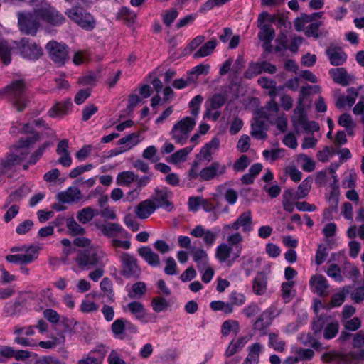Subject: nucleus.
Here are the masks:
<instances>
[{
    "mask_svg": "<svg viewBox=\"0 0 364 364\" xmlns=\"http://www.w3.org/2000/svg\"><path fill=\"white\" fill-rule=\"evenodd\" d=\"M146 291V285L143 282H138L132 286V290L129 291L128 296L130 299L141 298Z\"/></svg>",
    "mask_w": 364,
    "mask_h": 364,
    "instance_id": "obj_47",
    "label": "nucleus"
},
{
    "mask_svg": "<svg viewBox=\"0 0 364 364\" xmlns=\"http://www.w3.org/2000/svg\"><path fill=\"white\" fill-rule=\"evenodd\" d=\"M312 178L308 177L305 178L299 186L297 191L295 193V197L297 199H302L305 198L311 188Z\"/></svg>",
    "mask_w": 364,
    "mask_h": 364,
    "instance_id": "obj_43",
    "label": "nucleus"
},
{
    "mask_svg": "<svg viewBox=\"0 0 364 364\" xmlns=\"http://www.w3.org/2000/svg\"><path fill=\"white\" fill-rule=\"evenodd\" d=\"M65 14L82 29L91 31L95 27L96 21L94 17L81 7H73L68 9Z\"/></svg>",
    "mask_w": 364,
    "mask_h": 364,
    "instance_id": "obj_6",
    "label": "nucleus"
},
{
    "mask_svg": "<svg viewBox=\"0 0 364 364\" xmlns=\"http://www.w3.org/2000/svg\"><path fill=\"white\" fill-rule=\"evenodd\" d=\"M124 310L129 311L136 319L143 323L149 321V315L146 312L143 304L139 301H132L129 303Z\"/></svg>",
    "mask_w": 364,
    "mask_h": 364,
    "instance_id": "obj_17",
    "label": "nucleus"
},
{
    "mask_svg": "<svg viewBox=\"0 0 364 364\" xmlns=\"http://www.w3.org/2000/svg\"><path fill=\"white\" fill-rule=\"evenodd\" d=\"M82 196L80 190L76 186H70L57 194V199L62 203H73L79 201Z\"/></svg>",
    "mask_w": 364,
    "mask_h": 364,
    "instance_id": "obj_18",
    "label": "nucleus"
},
{
    "mask_svg": "<svg viewBox=\"0 0 364 364\" xmlns=\"http://www.w3.org/2000/svg\"><path fill=\"white\" fill-rule=\"evenodd\" d=\"M66 227L73 235H83L85 230L73 217L66 220Z\"/></svg>",
    "mask_w": 364,
    "mask_h": 364,
    "instance_id": "obj_49",
    "label": "nucleus"
},
{
    "mask_svg": "<svg viewBox=\"0 0 364 364\" xmlns=\"http://www.w3.org/2000/svg\"><path fill=\"white\" fill-rule=\"evenodd\" d=\"M303 97H299L298 105L294 111V115L291 120L296 128L301 127L308 129V122L304 113V105L303 103Z\"/></svg>",
    "mask_w": 364,
    "mask_h": 364,
    "instance_id": "obj_20",
    "label": "nucleus"
},
{
    "mask_svg": "<svg viewBox=\"0 0 364 364\" xmlns=\"http://www.w3.org/2000/svg\"><path fill=\"white\" fill-rule=\"evenodd\" d=\"M326 54L331 63L333 65H342L347 58L346 55L341 49L336 48H329L326 50Z\"/></svg>",
    "mask_w": 364,
    "mask_h": 364,
    "instance_id": "obj_31",
    "label": "nucleus"
},
{
    "mask_svg": "<svg viewBox=\"0 0 364 364\" xmlns=\"http://www.w3.org/2000/svg\"><path fill=\"white\" fill-rule=\"evenodd\" d=\"M258 37L265 45H269L274 37V31L267 25L262 26Z\"/></svg>",
    "mask_w": 364,
    "mask_h": 364,
    "instance_id": "obj_53",
    "label": "nucleus"
},
{
    "mask_svg": "<svg viewBox=\"0 0 364 364\" xmlns=\"http://www.w3.org/2000/svg\"><path fill=\"white\" fill-rule=\"evenodd\" d=\"M72 108V102L70 99L63 102L56 103L48 112L52 117H62L68 114Z\"/></svg>",
    "mask_w": 364,
    "mask_h": 364,
    "instance_id": "obj_29",
    "label": "nucleus"
},
{
    "mask_svg": "<svg viewBox=\"0 0 364 364\" xmlns=\"http://www.w3.org/2000/svg\"><path fill=\"white\" fill-rule=\"evenodd\" d=\"M240 251L233 252V248L226 242L219 244L215 250V257L219 263L230 267L240 257Z\"/></svg>",
    "mask_w": 364,
    "mask_h": 364,
    "instance_id": "obj_8",
    "label": "nucleus"
},
{
    "mask_svg": "<svg viewBox=\"0 0 364 364\" xmlns=\"http://www.w3.org/2000/svg\"><path fill=\"white\" fill-rule=\"evenodd\" d=\"M24 306L23 301L16 300L7 302L4 307V311L7 316H13L21 312Z\"/></svg>",
    "mask_w": 364,
    "mask_h": 364,
    "instance_id": "obj_40",
    "label": "nucleus"
},
{
    "mask_svg": "<svg viewBox=\"0 0 364 364\" xmlns=\"http://www.w3.org/2000/svg\"><path fill=\"white\" fill-rule=\"evenodd\" d=\"M204 98L202 95H198L195 96L189 102V107L191 114L194 116L197 117L200 112V105L202 104Z\"/></svg>",
    "mask_w": 364,
    "mask_h": 364,
    "instance_id": "obj_59",
    "label": "nucleus"
},
{
    "mask_svg": "<svg viewBox=\"0 0 364 364\" xmlns=\"http://www.w3.org/2000/svg\"><path fill=\"white\" fill-rule=\"evenodd\" d=\"M25 87L22 79L15 80L6 87V91L14 96V103L18 111H22L26 106V99L22 95Z\"/></svg>",
    "mask_w": 364,
    "mask_h": 364,
    "instance_id": "obj_9",
    "label": "nucleus"
},
{
    "mask_svg": "<svg viewBox=\"0 0 364 364\" xmlns=\"http://www.w3.org/2000/svg\"><path fill=\"white\" fill-rule=\"evenodd\" d=\"M280 313V309H279L276 306L272 305L264 310L262 314V317L266 318L267 324H271L272 321L277 317Z\"/></svg>",
    "mask_w": 364,
    "mask_h": 364,
    "instance_id": "obj_60",
    "label": "nucleus"
},
{
    "mask_svg": "<svg viewBox=\"0 0 364 364\" xmlns=\"http://www.w3.org/2000/svg\"><path fill=\"white\" fill-rule=\"evenodd\" d=\"M338 123L340 126L344 127L349 134H353L355 123L349 114L344 113L341 114L338 118Z\"/></svg>",
    "mask_w": 364,
    "mask_h": 364,
    "instance_id": "obj_50",
    "label": "nucleus"
},
{
    "mask_svg": "<svg viewBox=\"0 0 364 364\" xmlns=\"http://www.w3.org/2000/svg\"><path fill=\"white\" fill-rule=\"evenodd\" d=\"M60 242L63 247L62 250L63 255V261L65 263H68V257L75 252V249L72 246L71 242L68 239L64 238Z\"/></svg>",
    "mask_w": 364,
    "mask_h": 364,
    "instance_id": "obj_62",
    "label": "nucleus"
},
{
    "mask_svg": "<svg viewBox=\"0 0 364 364\" xmlns=\"http://www.w3.org/2000/svg\"><path fill=\"white\" fill-rule=\"evenodd\" d=\"M239 323L236 320H227L223 322L221 328L223 336H227L230 333H237L239 331Z\"/></svg>",
    "mask_w": 364,
    "mask_h": 364,
    "instance_id": "obj_51",
    "label": "nucleus"
},
{
    "mask_svg": "<svg viewBox=\"0 0 364 364\" xmlns=\"http://www.w3.org/2000/svg\"><path fill=\"white\" fill-rule=\"evenodd\" d=\"M99 310V305L95 302L83 299L80 305V311L84 314L95 313Z\"/></svg>",
    "mask_w": 364,
    "mask_h": 364,
    "instance_id": "obj_61",
    "label": "nucleus"
},
{
    "mask_svg": "<svg viewBox=\"0 0 364 364\" xmlns=\"http://www.w3.org/2000/svg\"><path fill=\"white\" fill-rule=\"evenodd\" d=\"M142 139L141 138L140 133H131L121 138L117 144L120 146L118 148L115 154H122L131 150L136 146H137Z\"/></svg>",
    "mask_w": 364,
    "mask_h": 364,
    "instance_id": "obj_16",
    "label": "nucleus"
},
{
    "mask_svg": "<svg viewBox=\"0 0 364 364\" xmlns=\"http://www.w3.org/2000/svg\"><path fill=\"white\" fill-rule=\"evenodd\" d=\"M137 180V176L132 171H124L119 172L116 178V183L122 186H129Z\"/></svg>",
    "mask_w": 364,
    "mask_h": 364,
    "instance_id": "obj_35",
    "label": "nucleus"
},
{
    "mask_svg": "<svg viewBox=\"0 0 364 364\" xmlns=\"http://www.w3.org/2000/svg\"><path fill=\"white\" fill-rule=\"evenodd\" d=\"M33 142L29 137H26L19 141L18 145L14 146L11 153L6 156L3 162L4 171L20 164L25 159L28 154V146Z\"/></svg>",
    "mask_w": 364,
    "mask_h": 364,
    "instance_id": "obj_5",
    "label": "nucleus"
},
{
    "mask_svg": "<svg viewBox=\"0 0 364 364\" xmlns=\"http://www.w3.org/2000/svg\"><path fill=\"white\" fill-rule=\"evenodd\" d=\"M241 268L245 271L247 276H250L253 271L260 265V258L255 257L251 254L245 255L241 258Z\"/></svg>",
    "mask_w": 364,
    "mask_h": 364,
    "instance_id": "obj_25",
    "label": "nucleus"
},
{
    "mask_svg": "<svg viewBox=\"0 0 364 364\" xmlns=\"http://www.w3.org/2000/svg\"><path fill=\"white\" fill-rule=\"evenodd\" d=\"M226 240L227 244L230 245L231 247H237L242 243L244 237L240 232L235 231V232L228 234Z\"/></svg>",
    "mask_w": 364,
    "mask_h": 364,
    "instance_id": "obj_64",
    "label": "nucleus"
},
{
    "mask_svg": "<svg viewBox=\"0 0 364 364\" xmlns=\"http://www.w3.org/2000/svg\"><path fill=\"white\" fill-rule=\"evenodd\" d=\"M267 288V277L263 272L257 274L253 280L252 289L257 295H263L265 294Z\"/></svg>",
    "mask_w": 364,
    "mask_h": 364,
    "instance_id": "obj_30",
    "label": "nucleus"
},
{
    "mask_svg": "<svg viewBox=\"0 0 364 364\" xmlns=\"http://www.w3.org/2000/svg\"><path fill=\"white\" fill-rule=\"evenodd\" d=\"M348 95H340L336 101V105L339 109L344 108L348 106L350 107L356 101L358 97V91L353 87L347 90Z\"/></svg>",
    "mask_w": 364,
    "mask_h": 364,
    "instance_id": "obj_26",
    "label": "nucleus"
},
{
    "mask_svg": "<svg viewBox=\"0 0 364 364\" xmlns=\"http://www.w3.org/2000/svg\"><path fill=\"white\" fill-rule=\"evenodd\" d=\"M210 306L213 311H221L226 314H230L233 312L234 308L232 304L230 302H225L223 301H213L210 304Z\"/></svg>",
    "mask_w": 364,
    "mask_h": 364,
    "instance_id": "obj_46",
    "label": "nucleus"
},
{
    "mask_svg": "<svg viewBox=\"0 0 364 364\" xmlns=\"http://www.w3.org/2000/svg\"><path fill=\"white\" fill-rule=\"evenodd\" d=\"M192 257L197 264L198 269H202L209 265L208 253L202 248L194 249L192 251Z\"/></svg>",
    "mask_w": 364,
    "mask_h": 364,
    "instance_id": "obj_32",
    "label": "nucleus"
},
{
    "mask_svg": "<svg viewBox=\"0 0 364 364\" xmlns=\"http://www.w3.org/2000/svg\"><path fill=\"white\" fill-rule=\"evenodd\" d=\"M216 45L215 41H210L205 43L195 53L194 57L198 58L209 55L213 51Z\"/></svg>",
    "mask_w": 364,
    "mask_h": 364,
    "instance_id": "obj_52",
    "label": "nucleus"
},
{
    "mask_svg": "<svg viewBox=\"0 0 364 364\" xmlns=\"http://www.w3.org/2000/svg\"><path fill=\"white\" fill-rule=\"evenodd\" d=\"M309 287L313 293L320 296H326L329 294L328 281L321 274H314L310 277Z\"/></svg>",
    "mask_w": 364,
    "mask_h": 364,
    "instance_id": "obj_15",
    "label": "nucleus"
},
{
    "mask_svg": "<svg viewBox=\"0 0 364 364\" xmlns=\"http://www.w3.org/2000/svg\"><path fill=\"white\" fill-rule=\"evenodd\" d=\"M136 14L127 7L121 8L117 13V18L124 21L128 25L133 24L136 19Z\"/></svg>",
    "mask_w": 364,
    "mask_h": 364,
    "instance_id": "obj_45",
    "label": "nucleus"
},
{
    "mask_svg": "<svg viewBox=\"0 0 364 364\" xmlns=\"http://www.w3.org/2000/svg\"><path fill=\"white\" fill-rule=\"evenodd\" d=\"M251 135L257 139H264L267 134L263 129V122L257 121L252 124Z\"/></svg>",
    "mask_w": 364,
    "mask_h": 364,
    "instance_id": "obj_57",
    "label": "nucleus"
},
{
    "mask_svg": "<svg viewBox=\"0 0 364 364\" xmlns=\"http://www.w3.org/2000/svg\"><path fill=\"white\" fill-rule=\"evenodd\" d=\"M279 110L277 103L274 100L269 102L262 110V115L267 119L271 120L272 117L276 115Z\"/></svg>",
    "mask_w": 364,
    "mask_h": 364,
    "instance_id": "obj_54",
    "label": "nucleus"
},
{
    "mask_svg": "<svg viewBox=\"0 0 364 364\" xmlns=\"http://www.w3.org/2000/svg\"><path fill=\"white\" fill-rule=\"evenodd\" d=\"M219 230L205 229L203 225H196L190 232V234L196 238H202L203 243L207 247H211L215 243Z\"/></svg>",
    "mask_w": 364,
    "mask_h": 364,
    "instance_id": "obj_13",
    "label": "nucleus"
},
{
    "mask_svg": "<svg viewBox=\"0 0 364 364\" xmlns=\"http://www.w3.org/2000/svg\"><path fill=\"white\" fill-rule=\"evenodd\" d=\"M14 46L8 41L0 40V58L4 65L11 63V54Z\"/></svg>",
    "mask_w": 364,
    "mask_h": 364,
    "instance_id": "obj_39",
    "label": "nucleus"
},
{
    "mask_svg": "<svg viewBox=\"0 0 364 364\" xmlns=\"http://www.w3.org/2000/svg\"><path fill=\"white\" fill-rule=\"evenodd\" d=\"M11 252H17L6 257L7 262L14 264H28L35 261L38 257V247L34 245L14 247Z\"/></svg>",
    "mask_w": 364,
    "mask_h": 364,
    "instance_id": "obj_3",
    "label": "nucleus"
},
{
    "mask_svg": "<svg viewBox=\"0 0 364 364\" xmlns=\"http://www.w3.org/2000/svg\"><path fill=\"white\" fill-rule=\"evenodd\" d=\"M329 75L335 82L343 86H347L351 80V77L344 68H331Z\"/></svg>",
    "mask_w": 364,
    "mask_h": 364,
    "instance_id": "obj_28",
    "label": "nucleus"
},
{
    "mask_svg": "<svg viewBox=\"0 0 364 364\" xmlns=\"http://www.w3.org/2000/svg\"><path fill=\"white\" fill-rule=\"evenodd\" d=\"M125 326L126 320L124 318H118L112 323L111 329L115 338L119 339H122L124 338Z\"/></svg>",
    "mask_w": 364,
    "mask_h": 364,
    "instance_id": "obj_48",
    "label": "nucleus"
},
{
    "mask_svg": "<svg viewBox=\"0 0 364 364\" xmlns=\"http://www.w3.org/2000/svg\"><path fill=\"white\" fill-rule=\"evenodd\" d=\"M21 55L29 60H36L43 55L42 48L35 42L23 38L18 44Z\"/></svg>",
    "mask_w": 364,
    "mask_h": 364,
    "instance_id": "obj_11",
    "label": "nucleus"
},
{
    "mask_svg": "<svg viewBox=\"0 0 364 364\" xmlns=\"http://www.w3.org/2000/svg\"><path fill=\"white\" fill-rule=\"evenodd\" d=\"M139 255L151 267L160 265V257L151 247L144 246L138 250Z\"/></svg>",
    "mask_w": 364,
    "mask_h": 364,
    "instance_id": "obj_27",
    "label": "nucleus"
},
{
    "mask_svg": "<svg viewBox=\"0 0 364 364\" xmlns=\"http://www.w3.org/2000/svg\"><path fill=\"white\" fill-rule=\"evenodd\" d=\"M195 144L181 149L170 156V161L173 164H178L186 160L187 156L191 153Z\"/></svg>",
    "mask_w": 364,
    "mask_h": 364,
    "instance_id": "obj_44",
    "label": "nucleus"
},
{
    "mask_svg": "<svg viewBox=\"0 0 364 364\" xmlns=\"http://www.w3.org/2000/svg\"><path fill=\"white\" fill-rule=\"evenodd\" d=\"M227 166L218 161H213L200 171V181H210L224 175Z\"/></svg>",
    "mask_w": 364,
    "mask_h": 364,
    "instance_id": "obj_14",
    "label": "nucleus"
},
{
    "mask_svg": "<svg viewBox=\"0 0 364 364\" xmlns=\"http://www.w3.org/2000/svg\"><path fill=\"white\" fill-rule=\"evenodd\" d=\"M249 341L247 336L237 338L233 340L228 346L225 354L228 356H232L240 351L245 344Z\"/></svg>",
    "mask_w": 364,
    "mask_h": 364,
    "instance_id": "obj_36",
    "label": "nucleus"
},
{
    "mask_svg": "<svg viewBox=\"0 0 364 364\" xmlns=\"http://www.w3.org/2000/svg\"><path fill=\"white\" fill-rule=\"evenodd\" d=\"M227 100V95L225 93H215L209 97L205 102V107L211 109H220Z\"/></svg>",
    "mask_w": 364,
    "mask_h": 364,
    "instance_id": "obj_37",
    "label": "nucleus"
},
{
    "mask_svg": "<svg viewBox=\"0 0 364 364\" xmlns=\"http://www.w3.org/2000/svg\"><path fill=\"white\" fill-rule=\"evenodd\" d=\"M97 214L98 212L97 210H95L90 206H87L77 213L76 218L80 223L86 224L90 222Z\"/></svg>",
    "mask_w": 364,
    "mask_h": 364,
    "instance_id": "obj_34",
    "label": "nucleus"
},
{
    "mask_svg": "<svg viewBox=\"0 0 364 364\" xmlns=\"http://www.w3.org/2000/svg\"><path fill=\"white\" fill-rule=\"evenodd\" d=\"M156 209L155 202L153 200L147 199L137 205L135 209V213L139 218L146 219Z\"/></svg>",
    "mask_w": 364,
    "mask_h": 364,
    "instance_id": "obj_22",
    "label": "nucleus"
},
{
    "mask_svg": "<svg viewBox=\"0 0 364 364\" xmlns=\"http://www.w3.org/2000/svg\"><path fill=\"white\" fill-rule=\"evenodd\" d=\"M295 282L294 281L285 282L282 284V296L285 302H289L294 296L293 288Z\"/></svg>",
    "mask_w": 364,
    "mask_h": 364,
    "instance_id": "obj_56",
    "label": "nucleus"
},
{
    "mask_svg": "<svg viewBox=\"0 0 364 364\" xmlns=\"http://www.w3.org/2000/svg\"><path fill=\"white\" fill-rule=\"evenodd\" d=\"M107 261L105 252L97 245L84 250H78L74 258L75 264L81 269L94 266L104 267Z\"/></svg>",
    "mask_w": 364,
    "mask_h": 364,
    "instance_id": "obj_1",
    "label": "nucleus"
},
{
    "mask_svg": "<svg viewBox=\"0 0 364 364\" xmlns=\"http://www.w3.org/2000/svg\"><path fill=\"white\" fill-rule=\"evenodd\" d=\"M43 10L39 14H36V8L33 12H21L18 14V26L21 32L25 34L35 36L40 26L41 20L44 21L51 25H53L46 18L42 16Z\"/></svg>",
    "mask_w": 364,
    "mask_h": 364,
    "instance_id": "obj_2",
    "label": "nucleus"
},
{
    "mask_svg": "<svg viewBox=\"0 0 364 364\" xmlns=\"http://www.w3.org/2000/svg\"><path fill=\"white\" fill-rule=\"evenodd\" d=\"M121 262L120 274L125 278H138L141 271L136 258L127 252H122L119 256Z\"/></svg>",
    "mask_w": 364,
    "mask_h": 364,
    "instance_id": "obj_7",
    "label": "nucleus"
},
{
    "mask_svg": "<svg viewBox=\"0 0 364 364\" xmlns=\"http://www.w3.org/2000/svg\"><path fill=\"white\" fill-rule=\"evenodd\" d=\"M220 144V139L218 136H214L209 142L203 145L198 154V157L202 160L210 161L213 155L218 150Z\"/></svg>",
    "mask_w": 364,
    "mask_h": 364,
    "instance_id": "obj_19",
    "label": "nucleus"
},
{
    "mask_svg": "<svg viewBox=\"0 0 364 364\" xmlns=\"http://www.w3.org/2000/svg\"><path fill=\"white\" fill-rule=\"evenodd\" d=\"M196 121L191 117H186L178 121L173 127L170 134L176 144L183 145L189 137V134L193 129Z\"/></svg>",
    "mask_w": 364,
    "mask_h": 364,
    "instance_id": "obj_4",
    "label": "nucleus"
},
{
    "mask_svg": "<svg viewBox=\"0 0 364 364\" xmlns=\"http://www.w3.org/2000/svg\"><path fill=\"white\" fill-rule=\"evenodd\" d=\"M268 346L277 352H284L286 349V343L279 336L278 333L272 332L268 334Z\"/></svg>",
    "mask_w": 364,
    "mask_h": 364,
    "instance_id": "obj_33",
    "label": "nucleus"
},
{
    "mask_svg": "<svg viewBox=\"0 0 364 364\" xmlns=\"http://www.w3.org/2000/svg\"><path fill=\"white\" fill-rule=\"evenodd\" d=\"M90 59V54L88 50H80L74 53L72 60L75 65H80L88 62Z\"/></svg>",
    "mask_w": 364,
    "mask_h": 364,
    "instance_id": "obj_55",
    "label": "nucleus"
},
{
    "mask_svg": "<svg viewBox=\"0 0 364 364\" xmlns=\"http://www.w3.org/2000/svg\"><path fill=\"white\" fill-rule=\"evenodd\" d=\"M296 161L300 164L301 168L306 172H311L315 168L314 161L305 154H299L296 156Z\"/></svg>",
    "mask_w": 364,
    "mask_h": 364,
    "instance_id": "obj_41",
    "label": "nucleus"
},
{
    "mask_svg": "<svg viewBox=\"0 0 364 364\" xmlns=\"http://www.w3.org/2000/svg\"><path fill=\"white\" fill-rule=\"evenodd\" d=\"M171 195V192L166 188L156 189L154 196L151 200L155 202V205L157 208H163L168 209L171 205L169 199Z\"/></svg>",
    "mask_w": 364,
    "mask_h": 364,
    "instance_id": "obj_23",
    "label": "nucleus"
},
{
    "mask_svg": "<svg viewBox=\"0 0 364 364\" xmlns=\"http://www.w3.org/2000/svg\"><path fill=\"white\" fill-rule=\"evenodd\" d=\"M337 230V225L333 222L325 224L322 229L324 240L330 249L334 248L338 245V240L336 237Z\"/></svg>",
    "mask_w": 364,
    "mask_h": 364,
    "instance_id": "obj_21",
    "label": "nucleus"
},
{
    "mask_svg": "<svg viewBox=\"0 0 364 364\" xmlns=\"http://www.w3.org/2000/svg\"><path fill=\"white\" fill-rule=\"evenodd\" d=\"M261 73L260 62H250L247 70L244 73V77L247 79H251Z\"/></svg>",
    "mask_w": 364,
    "mask_h": 364,
    "instance_id": "obj_58",
    "label": "nucleus"
},
{
    "mask_svg": "<svg viewBox=\"0 0 364 364\" xmlns=\"http://www.w3.org/2000/svg\"><path fill=\"white\" fill-rule=\"evenodd\" d=\"M100 286L101 290L106 294V295L108 296V298L111 301H114V293H113V290H112V281L107 277L103 278L100 284Z\"/></svg>",
    "mask_w": 364,
    "mask_h": 364,
    "instance_id": "obj_63",
    "label": "nucleus"
},
{
    "mask_svg": "<svg viewBox=\"0 0 364 364\" xmlns=\"http://www.w3.org/2000/svg\"><path fill=\"white\" fill-rule=\"evenodd\" d=\"M339 323L337 321L327 322L323 327V338L326 340L333 338L339 330Z\"/></svg>",
    "mask_w": 364,
    "mask_h": 364,
    "instance_id": "obj_42",
    "label": "nucleus"
},
{
    "mask_svg": "<svg viewBox=\"0 0 364 364\" xmlns=\"http://www.w3.org/2000/svg\"><path fill=\"white\" fill-rule=\"evenodd\" d=\"M46 49L55 63L61 65L65 63L68 54V47L65 44L52 41L47 43Z\"/></svg>",
    "mask_w": 364,
    "mask_h": 364,
    "instance_id": "obj_12",
    "label": "nucleus"
},
{
    "mask_svg": "<svg viewBox=\"0 0 364 364\" xmlns=\"http://www.w3.org/2000/svg\"><path fill=\"white\" fill-rule=\"evenodd\" d=\"M323 361L333 362L335 364H353L348 355H340L336 353H327L322 355Z\"/></svg>",
    "mask_w": 364,
    "mask_h": 364,
    "instance_id": "obj_38",
    "label": "nucleus"
},
{
    "mask_svg": "<svg viewBox=\"0 0 364 364\" xmlns=\"http://www.w3.org/2000/svg\"><path fill=\"white\" fill-rule=\"evenodd\" d=\"M102 233L108 237H114L118 235L126 236L127 232L122 226L118 223H109L99 227Z\"/></svg>",
    "mask_w": 364,
    "mask_h": 364,
    "instance_id": "obj_24",
    "label": "nucleus"
},
{
    "mask_svg": "<svg viewBox=\"0 0 364 364\" xmlns=\"http://www.w3.org/2000/svg\"><path fill=\"white\" fill-rule=\"evenodd\" d=\"M240 228H242L244 232H250L253 230L252 218L250 211H245L240 214L232 223L223 225L224 232L229 233L237 231Z\"/></svg>",
    "mask_w": 364,
    "mask_h": 364,
    "instance_id": "obj_10",
    "label": "nucleus"
}]
</instances>
